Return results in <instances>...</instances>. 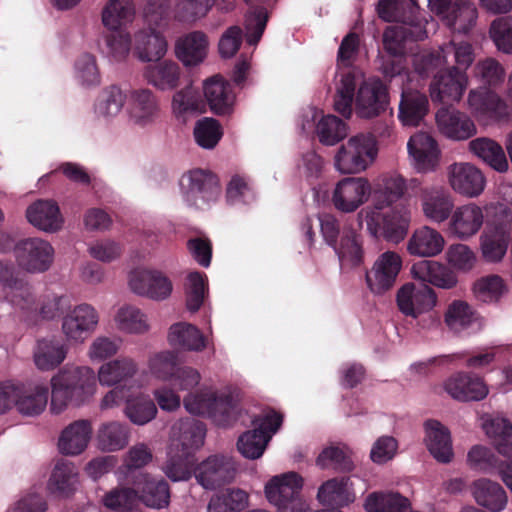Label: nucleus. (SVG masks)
I'll list each match as a JSON object with an SVG mask.
<instances>
[{
  "instance_id": "69168bd1",
  "label": "nucleus",
  "mask_w": 512,
  "mask_h": 512,
  "mask_svg": "<svg viewBox=\"0 0 512 512\" xmlns=\"http://www.w3.org/2000/svg\"><path fill=\"white\" fill-rule=\"evenodd\" d=\"M348 125L334 115L320 117L316 124V134L319 141L326 146H334L348 135Z\"/></svg>"
},
{
  "instance_id": "aec40b11",
  "label": "nucleus",
  "mask_w": 512,
  "mask_h": 512,
  "mask_svg": "<svg viewBox=\"0 0 512 512\" xmlns=\"http://www.w3.org/2000/svg\"><path fill=\"white\" fill-rule=\"evenodd\" d=\"M450 188L465 198H478L483 194L487 179L480 168L470 162H458L447 168Z\"/></svg>"
},
{
  "instance_id": "6ab92c4d",
  "label": "nucleus",
  "mask_w": 512,
  "mask_h": 512,
  "mask_svg": "<svg viewBox=\"0 0 512 512\" xmlns=\"http://www.w3.org/2000/svg\"><path fill=\"white\" fill-rule=\"evenodd\" d=\"M237 473L235 460L224 454L210 455L194 469V476L205 489H215L234 480Z\"/></svg>"
},
{
  "instance_id": "3c124183",
  "label": "nucleus",
  "mask_w": 512,
  "mask_h": 512,
  "mask_svg": "<svg viewBox=\"0 0 512 512\" xmlns=\"http://www.w3.org/2000/svg\"><path fill=\"white\" fill-rule=\"evenodd\" d=\"M68 347L58 338H44L37 341L33 352L35 366L41 371L58 367L67 357Z\"/></svg>"
},
{
  "instance_id": "a211bd4d",
  "label": "nucleus",
  "mask_w": 512,
  "mask_h": 512,
  "mask_svg": "<svg viewBox=\"0 0 512 512\" xmlns=\"http://www.w3.org/2000/svg\"><path fill=\"white\" fill-rule=\"evenodd\" d=\"M127 121L134 127L147 128L155 124L160 113L158 97L149 88L128 90Z\"/></svg>"
},
{
  "instance_id": "7c9ffc66",
  "label": "nucleus",
  "mask_w": 512,
  "mask_h": 512,
  "mask_svg": "<svg viewBox=\"0 0 512 512\" xmlns=\"http://www.w3.org/2000/svg\"><path fill=\"white\" fill-rule=\"evenodd\" d=\"M412 165L419 172L434 170L440 159V149L435 139L428 133L417 132L407 143Z\"/></svg>"
},
{
  "instance_id": "4c0bfd02",
  "label": "nucleus",
  "mask_w": 512,
  "mask_h": 512,
  "mask_svg": "<svg viewBox=\"0 0 512 512\" xmlns=\"http://www.w3.org/2000/svg\"><path fill=\"white\" fill-rule=\"evenodd\" d=\"M113 321L116 329L131 336L147 335L152 330L150 316L140 307L123 304L115 312Z\"/></svg>"
},
{
  "instance_id": "2f4dec72",
  "label": "nucleus",
  "mask_w": 512,
  "mask_h": 512,
  "mask_svg": "<svg viewBox=\"0 0 512 512\" xmlns=\"http://www.w3.org/2000/svg\"><path fill=\"white\" fill-rule=\"evenodd\" d=\"M320 228L325 241L335 248L341 261H347L352 265L361 262L362 251L355 236L343 238L340 247H336V239L339 234V226L336 218L331 214L319 216Z\"/></svg>"
},
{
  "instance_id": "dca6fc26",
  "label": "nucleus",
  "mask_w": 512,
  "mask_h": 512,
  "mask_svg": "<svg viewBox=\"0 0 512 512\" xmlns=\"http://www.w3.org/2000/svg\"><path fill=\"white\" fill-rule=\"evenodd\" d=\"M372 195V186L365 177H345L337 181L331 192L333 207L342 213H354Z\"/></svg>"
},
{
  "instance_id": "0eeeda50",
  "label": "nucleus",
  "mask_w": 512,
  "mask_h": 512,
  "mask_svg": "<svg viewBox=\"0 0 512 512\" xmlns=\"http://www.w3.org/2000/svg\"><path fill=\"white\" fill-rule=\"evenodd\" d=\"M365 207L358 213V220L365 225L373 237L382 236L391 243H400L407 235L411 223V210L408 206L397 205L391 210Z\"/></svg>"
},
{
  "instance_id": "a18cd8bd",
  "label": "nucleus",
  "mask_w": 512,
  "mask_h": 512,
  "mask_svg": "<svg viewBox=\"0 0 512 512\" xmlns=\"http://www.w3.org/2000/svg\"><path fill=\"white\" fill-rule=\"evenodd\" d=\"M511 239L510 231L505 226H493L486 229L479 239L482 259L490 264L502 262Z\"/></svg>"
},
{
  "instance_id": "052dcab7",
  "label": "nucleus",
  "mask_w": 512,
  "mask_h": 512,
  "mask_svg": "<svg viewBox=\"0 0 512 512\" xmlns=\"http://www.w3.org/2000/svg\"><path fill=\"white\" fill-rule=\"evenodd\" d=\"M171 112L181 122H186L189 117L201 112V100L197 90L192 86L177 90L172 95Z\"/></svg>"
},
{
  "instance_id": "f704fd0d",
  "label": "nucleus",
  "mask_w": 512,
  "mask_h": 512,
  "mask_svg": "<svg viewBox=\"0 0 512 512\" xmlns=\"http://www.w3.org/2000/svg\"><path fill=\"white\" fill-rule=\"evenodd\" d=\"M446 240L437 229L423 225L413 230L407 241V252L420 258H432L444 250Z\"/></svg>"
},
{
  "instance_id": "49530a36",
  "label": "nucleus",
  "mask_w": 512,
  "mask_h": 512,
  "mask_svg": "<svg viewBox=\"0 0 512 512\" xmlns=\"http://www.w3.org/2000/svg\"><path fill=\"white\" fill-rule=\"evenodd\" d=\"M182 70L177 62L168 59L148 65L143 71V78L158 91L176 89L181 81Z\"/></svg>"
},
{
  "instance_id": "39448f33",
  "label": "nucleus",
  "mask_w": 512,
  "mask_h": 512,
  "mask_svg": "<svg viewBox=\"0 0 512 512\" xmlns=\"http://www.w3.org/2000/svg\"><path fill=\"white\" fill-rule=\"evenodd\" d=\"M238 395L230 388L215 390L204 387L183 397L185 410L196 416L211 418L217 425H228L237 410Z\"/></svg>"
},
{
  "instance_id": "8fccbe9b",
  "label": "nucleus",
  "mask_w": 512,
  "mask_h": 512,
  "mask_svg": "<svg viewBox=\"0 0 512 512\" xmlns=\"http://www.w3.org/2000/svg\"><path fill=\"white\" fill-rule=\"evenodd\" d=\"M468 150L499 173L508 171L509 163L503 147L489 137H478L468 143Z\"/></svg>"
},
{
  "instance_id": "4d7b16f0",
  "label": "nucleus",
  "mask_w": 512,
  "mask_h": 512,
  "mask_svg": "<svg viewBox=\"0 0 512 512\" xmlns=\"http://www.w3.org/2000/svg\"><path fill=\"white\" fill-rule=\"evenodd\" d=\"M409 506L408 498L389 490L374 491L363 501L366 512H405Z\"/></svg>"
},
{
  "instance_id": "58836bf2",
  "label": "nucleus",
  "mask_w": 512,
  "mask_h": 512,
  "mask_svg": "<svg viewBox=\"0 0 512 512\" xmlns=\"http://www.w3.org/2000/svg\"><path fill=\"white\" fill-rule=\"evenodd\" d=\"M136 15L134 0H106L100 11V20L110 34H115L122 31L123 26L132 24Z\"/></svg>"
},
{
  "instance_id": "f8f14e48",
  "label": "nucleus",
  "mask_w": 512,
  "mask_h": 512,
  "mask_svg": "<svg viewBox=\"0 0 512 512\" xmlns=\"http://www.w3.org/2000/svg\"><path fill=\"white\" fill-rule=\"evenodd\" d=\"M127 285L133 294L156 302L169 299L173 293L172 280L155 268L132 269L128 274Z\"/></svg>"
},
{
  "instance_id": "864d4df0",
  "label": "nucleus",
  "mask_w": 512,
  "mask_h": 512,
  "mask_svg": "<svg viewBox=\"0 0 512 512\" xmlns=\"http://www.w3.org/2000/svg\"><path fill=\"white\" fill-rule=\"evenodd\" d=\"M134 486L138 492L139 501H143L147 506L163 508L168 505L170 492L164 480L152 479L141 473L136 477Z\"/></svg>"
},
{
  "instance_id": "4468645a",
  "label": "nucleus",
  "mask_w": 512,
  "mask_h": 512,
  "mask_svg": "<svg viewBox=\"0 0 512 512\" xmlns=\"http://www.w3.org/2000/svg\"><path fill=\"white\" fill-rule=\"evenodd\" d=\"M496 205L487 203L480 205L476 202H468L454 207L452 215L448 219V231L458 240H469L476 236L482 229L487 212L495 209Z\"/></svg>"
},
{
  "instance_id": "6e6d98bb",
  "label": "nucleus",
  "mask_w": 512,
  "mask_h": 512,
  "mask_svg": "<svg viewBox=\"0 0 512 512\" xmlns=\"http://www.w3.org/2000/svg\"><path fill=\"white\" fill-rule=\"evenodd\" d=\"M130 440L129 427L120 421L102 423L97 431V444L100 450L116 452L124 449Z\"/></svg>"
},
{
  "instance_id": "7ed1b4c3",
  "label": "nucleus",
  "mask_w": 512,
  "mask_h": 512,
  "mask_svg": "<svg viewBox=\"0 0 512 512\" xmlns=\"http://www.w3.org/2000/svg\"><path fill=\"white\" fill-rule=\"evenodd\" d=\"M377 11L384 21L398 22L388 27L383 36L384 47L391 56L404 54L410 40L427 37L428 21L419 16L420 11L414 0H379Z\"/></svg>"
},
{
  "instance_id": "c756f323",
  "label": "nucleus",
  "mask_w": 512,
  "mask_h": 512,
  "mask_svg": "<svg viewBox=\"0 0 512 512\" xmlns=\"http://www.w3.org/2000/svg\"><path fill=\"white\" fill-rule=\"evenodd\" d=\"M418 186L416 179L407 181L402 175L392 172L381 175L373 191L372 205L369 207L387 208L404 197L409 187Z\"/></svg>"
},
{
  "instance_id": "a878e982",
  "label": "nucleus",
  "mask_w": 512,
  "mask_h": 512,
  "mask_svg": "<svg viewBox=\"0 0 512 512\" xmlns=\"http://www.w3.org/2000/svg\"><path fill=\"white\" fill-rule=\"evenodd\" d=\"M179 188L183 199L196 206H199L200 201H209L218 193L214 177L202 169L185 172L179 180Z\"/></svg>"
},
{
  "instance_id": "393cba45",
  "label": "nucleus",
  "mask_w": 512,
  "mask_h": 512,
  "mask_svg": "<svg viewBox=\"0 0 512 512\" xmlns=\"http://www.w3.org/2000/svg\"><path fill=\"white\" fill-rule=\"evenodd\" d=\"M438 131L453 141H464L477 134V126L467 113L456 108L442 107L435 114Z\"/></svg>"
},
{
  "instance_id": "20e7f679",
  "label": "nucleus",
  "mask_w": 512,
  "mask_h": 512,
  "mask_svg": "<svg viewBox=\"0 0 512 512\" xmlns=\"http://www.w3.org/2000/svg\"><path fill=\"white\" fill-rule=\"evenodd\" d=\"M106 53L112 62L120 63L133 53L140 62H158L168 52L166 37L152 25L136 29L133 33L120 31L105 38Z\"/></svg>"
},
{
  "instance_id": "603ef678",
  "label": "nucleus",
  "mask_w": 512,
  "mask_h": 512,
  "mask_svg": "<svg viewBox=\"0 0 512 512\" xmlns=\"http://www.w3.org/2000/svg\"><path fill=\"white\" fill-rule=\"evenodd\" d=\"M128 100V90L111 85L101 91L94 105L96 117L104 122H111L122 112Z\"/></svg>"
},
{
  "instance_id": "9d476101",
  "label": "nucleus",
  "mask_w": 512,
  "mask_h": 512,
  "mask_svg": "<svg viewBox=\"0 0 512 512\" xmlns=\"http://www.w3.org/2000/svg\"><path fill=\"white\" fill-rule=\"evenodd\" d=\"M125 402L124 415L135 425H145L157 415V407L149 395L132 393L126 387L113 388L101 400L102 409H111Z\"/></svg>"
},
{
  "instance_id": "774afa93",
  "label": "nucleus",
  "mask_w": 512,
  "mask_h": 512,
  "mask_svg": "<svg viewBox=\"0 0 512 512\" xmlns=\"http://www.w3.org/2000/svg\"><path fill=\"white\" fill-rule=\"evenodd\" d=\"M139 503L138 492L135 487L119 486L111 489L103 497V504L115 512H135Z\"/></svg>"
},
{
  "instance_id": "c85d7f7f",
  "label": "nucleus",
  "mask_w": 512,
  "mask_h": 512,
  "mask_svg": "<svg viewBox=\"0 0 512 512\" xmlns=\"http://www.w3.org/2000/svg\"><path fill=\"white\" fill-rule=\"evenodd\" d=\"M205 426L195 419H181L171 429L168 450L193 455L204 443Z\"/></svg>"
},
{
  "instance_id": "412c9836",
  "label": "nucleus",
  "mask_w": 512,
  "mask_h": 512,
  "mask_svg": "<svg viewBox=\"0 0 512 512\" xmlns=\"http://www.w3.org/2000/svg\"><path fill=\"white\" fill-rule=\"evenodd\" d=\"M443 69L429 73H435L430 85V97L433 102L438 103L459 102L468 87V75L457 67Z\"/></svg>"
},
{
  "instance_id": "bb28decb",
  "label": "nucleus",
  "mask_w": 512,
  "mask_h": 512,
  "mask_svg": "<svg viewBox=\"0 0 512 512\" xmlns=\"http://www.w3.org/2000/svg\"><path fill=\"white\" fill-rule=\"evenodd\" d=\"M402 269V258L394 251L379 255L371 271L367 274V283L374 294H383L391 289Z\"/></svg>"
},
{
  "instance_id": "f03ea898",
  "label": "nucleus",
  "mask_w": 512,
  "mask_h": 512,
  "mask_svg": "<svg viewBox=\"0 0 512 512\" xmlns=\"http://www.w3.org/2000/svg\"><path fill=\"white\" fill-rule=\"evenodd\" d=\"M336 82V95L334 108L343 116L352 113L353 95H355V110L361 118H373L378 116L388 103L387 90L383 83L375 78L364 79L359 70H351L339 74Z\"/></svg>"
},
{
  "instance_id": "c9c22d12",
  "label": "nucleus",
  "mask_w": 512,
  "mask_h": 512,
  "mask_svg": "<svg viewBox=\"0 0 512 512\" xmlns=\"http://www.w3.org/2000/svg\"><path fill=\"white\" fill-rule=\"evenodd\" d=\"M28 222L40 231L56 233L64 225V217L53 200H38L26 210Z\"/></svg>"
},
{
  "instance_id": "4be33fe9",
  "label": "nucleus",
  "mask_w": 512,
  "mask_h": 512,
  "mask_svg": "<svg viewBox=\"0 0 512 512\" xmlns=\"http://www.w3.org/2000/svg\"><path fill=\"white\" fill-rule=\"evenodd\" d=\"M18 266L29 273H43L50 269L55 250L51 243L41 238H29L16 246Z\"/></svg>"
},
{
  "instance_id": "09e8293b",
  "label": "nucleus",
  "mask_w": 512,
  "mask_h": 512,
  "mask_svg": "<svg viewBox=\"0 0 512 512\" xmlns=\"http://www.w3.org/2000/svg\"><path fill=\"white\" fill-rule=\"evenodd\" d=\"M48 395L49 390L45 383H31L23 388L17 386V395L13 404L21 414L36 416L46 409Z\"/></svg>"
},
{
  "instance_id": "72a5a7b5",
  "label": "nucleus",
  "mask_w": 512,
  "mask_h": 512,
  "mask_svg": "<svg viewBox=\"0 0 512 512\" xmlns=\"http://www.w3.org/2000/svg\"><path fill=\"white\" fill-rule=\"evenodd\" d=\"M210 42L201 31H192L179 37L175 42V55L187 68L200 65L208 56Z\"/></svg>"
},
{
  "instance_id": "473e14b6",
  "label": "nucleus",
  "mask_w": 512,
  "mask_h": 512,
  "mask_svg": "<svg viewBox=\"0 0 512 512\" xmlns=\"http://www.w3.org/2000/svg\"><path fill=\"white\" fill-rule=\"evenodd\" d=\"M424 443L430 454L440 463H449L454 457L451 432L436 419H428L423 424Z\"/></svg>"
},
{
  "instance_id": "37998d69",
  "label": "nucleus",
  "mask_w": 512,
  "mask_h": 512,
  "mask_svg": "<svg viewBox=\"0 0 512 512\" xmlns=\"http://www.w3.org/2000/svg\"><path fill=\"white\" fill-rule=\"evenodd\" d=\"M355 499L353 476L331 478L323 482L317 492V500L323 505L348 506Z\"/></svg>"
},
{
  "instance_id": "e433bc0d",
  "label": "nucleus",
  "mask_w": 512,
  "mask_h": 512,
  "mask_svg": "<svg viewBox=\"0 0 512 512\" xmlns=\"http://www.w3.org/2000/svg\"><path fill=\"white\" fill-rule=\"evenodd\" d=\"M203 94L213 113L224 116L233 112L235 95L223 77L214 75L206 79L203 82Z\"/></svg>"
},
{
  "instance_id": "79ce46f5",
  "label": "nucleus",
  "mask_w": 512,
  "mask_h": 512,
  "mask_svg": "<svg viewBox=\"0 0 512 512\" xmlns=\"http://www.w3.org/2000/svg\"><path fill=\"white\" fill-rule=\"evenodd\" d=\"M470 491L474 501L490 512H501L507 507V492L498 482L479 478L473 481Z\"/></svg>"
},
{
  "instance_id": "1a4fd4ad",
  "label": "nucleus",
  "mask_w": 512,
  "mask_h": 512,
  "mask_svg": "<svg viewBox=\"0 0 512 512\" xmlns=\"http://www.w3.org/2000/svg\"><path fill=\"white\" fill-rule=\"evenodd\" d=\"M467 108L471 115L483 126L505 124L511 117L506 101L495 91L478 87L468 92Z\"/></svg>"
},
{
  "instance_id": "5fc2aeb1",
  "label": "nucleus",
  "mask_w": 512,
  "mask_h": 512,
  "mask_svg": "<svg viewBox=\"0 0 512 512\" xmlns=\"http://www.w3.org/2000/svg\"><path fill=\"white\" fill-rule=\"evenodd\" d=\"M477 15V9L472 2L453 0V3L440 18L454 32L466 33L475 24Z\"/></svg>"
},
{
  "instance_id": "cd10ccee",
  "label": "nucleus",
  "mask_w": 512,
  "mask_h": 512,
  "mask_svg": "<svg viewBox=\"0 0 512 512\" xmlns=\"http://www.w3.org/2000/svg\"><path fill=\"white\" fill-rule=\"evenodd\" d=\"M478 422L497 452L512 460V422L500 413H481Z\"/></svg>"
},
{
  "instance_id": "6e6552de",
  "label": "nucleus",
  "mask_w": 512,
  "mask_h": 512,
  "mask_svg": "<svg viewBox=\"0 0 512 512\" xmlns=\"http://www.w3.org/2000/svg\"><path fill=\"white\" fill-rule=\"evenodd\" d=\"M303 484V478L294 471L278 474L265 483L264 495L278 512H310L300 496Z\"/></svg>"
},
{
  "instance_id": "423d86ee",
  "label": "nucleus",
  "mask_w": 512,
  "mask_h": 512,
  "mask_svg": "<svg viewBox=\"0 0 512 512\" xmlns=\"http://www.w3.org/2000/svg\"><path fill=\"white\" fill-rule=\"evenodd\" d=\"M378 155L373 134L360 132L350 136L335 150L334 169L341 175H357L372 166Z\"/></svg>"
},
{
  "instance_id": "9b49d317",
  "label": "nucleus",
  "mask_w": 512,
  "mask_h": 512,
  "mask_svg": "<svg viewBox=\"0 0 512 512\" xmlns=\"http://www.w3.org/2000/svg\"><path fill=\"white\" fill-rule=\"evenodd\" d=\"M453 53L456 67L464 71L473 63L475 55L473 47L466 41L456 43L454 40L449 44L440 47L435 52H422L413 58L415 72L426 77L430 72L436 69L445 68L447 65V55Z\"/></svg>"
},
{
  "instance_id": "f3484780",
  "label": "nucleus",
  "mask_w": 512,
  "mask_h": 512,
  "mask_svg": "<svg viewBox=\"0 0 512 512\" xmlns=\"http://www.w3.org/2000/svg\"><path fill=\"white\" fill-rule=\"evenodd\" d=\"M441 388L451 399L461 403L480 402L490 392L483 377L468 371L451 374L442 382Z\"/></svg>"
},
{
  "instance_id": "a19ab883",
  "label": "nucleus",
  "mask_w": 512,
  "mask_h": 512,
  "mask_svg": "<svg viewBox=\"0 0 512 512\" xmlns=\"http://www.w3.org/2000/svg\"><path fill=\"white\" fill-rule=\"evenodd\" d=\"M167 341L172 347L188 352H202L209 346L202 331L185 321L176 322L169 327Z\"/></svg>"
},
{
  "instance_id": "de8ad7c7",
  "label": "nucleus",
  "mask_w": 512,
  "mask_h": 512,
  "mask_svg": "<svg viewBox=\"0 0 512 512\" xmlns=\"http://www.w3.org/2000/svg\"><path fill=\"white\" fill-rule=\"evenodd\" d=\"M429 111V102L425 94L414 89H403L399 102L398 119L403 126L420 125Z\"/></svg>"
},
{
  "instance_id": "e2e57ef3",
  "label": "nucleus",
  "mask_w": 512,
  "mask_h": 512,
  "mask_svg": "<svg viewBox=\"0 0 512 512\" xmlns=\"http://www.w3.org/2000/svg\"><path fill=\"white\" fill-rule=\"evenodd\" d=\"M78 472L73 463L59 461L55 464L48 481V489L52 493L66 495L76 488Z\"/></svg>"
},
{
  "instance_id": "680f3d73",
  "label": "nucleus",
  "mask_w": 512,
  "mask_h": 512,
  "mask_svg": "<svg viewBox=\"0 0 512 512\" xmlns=\"http://www.w3.org/2000/svg\"><path fill=\"white\" fill-rule=\"evenodd\" d=\"M208 279L206 274L189 272L184 282L185 304L190 313L197 312L208 296Z\"/></svg>"
},
{
  "instance_id": "338daca9",
  "label": "nucleus",
  "mask_w": 512,
  "mask_h": 512,
  "mask_svg": "<svg viewBox=\"0 0 512 512\" xmlns=\"http://www.w3.org/2000/svg\"><path fill=\"white\" fill-rule=\"evenodd\" d=\"M177 366V354L171 350L152 353L147 360V372L154 379L168 382Z\"/></svg>"
},
{
  "instance_id": "ea45409f",
  "label": "nucleus",
  "mask_w": 512,
  "mask_h": 512,
  "mask_svg": "<svg viewBox=\"0 0 512 512\" xmlns=\"http://www.w3.org/2000/svg\"><path fill=\"white\" fill-rule=\"evenodd\" d=\"M92 437V424L88 420H77L66 426L58 439V449L61 454L77 456L88 447Z\"/></svg>"
},
{
  "instance_id": "c03bdc74",
  "label": "nucleus",
  "mask_w": 512,
  "mask_h": 512,
  "mask_svg": "<svg viewBox=\"0 0 512 512\" xmlns=\"http://www.w3.org/2000/svg\"><path fill=\"white\" fill-rule=\"evenodd\" d=\"M444 324L454 334H461L481 325V318L473 306L462 299L452 300L444 312Z\"/></svg>"
},
{
  "instance_id": "0e129e2a",
  "label": "nucleus",
  "mask_w": 512,
  "mask_h": 512,
  "mask_svg": "<svg viewBox=\"0 0 512 512\" xmlns=\"http://www.w3.org/2000/svg\"><path fill=\"white\" fill-rule=\"evenodd\" d=\"M247 492L239 488L227 489L214 495L207 506V512H239L248 506Z\"/></svg>"
},
{
  "instance_id": "5701e85b",
  "label": "nucleus",
  "mask_w": 512,
  "mask_h": 512,
  "mask_svg": "<svg viewBox=\"0 0 512 512\" xmlns=\"http://www.w3.org/2000/svg\"><path fill=\"white\" fill-rule=\"evenodd\" d=\"M396 300L402 314L416 319L433 310L438 298L436 292L429 286L406 283L398 290Z\"/></svg>"
},
{
  "instance_id": "13d9d810",
  "label": "nucleus",
  "mask_w": 512,
  "mask_h": 512,
  "mask_svg": "<svg viewBox=\"0 0 512 512\" xmlns=\"http://www.w3.org/2000/svg\"><path fill=\"white\" fill-rule=\"evenodd\" d=\"M508 293L505 280L496 274L478 278L472 285V294L480 302L496 304Z\"/></svg>"
},
{
  "instance_id": "b1692460",
  "label": "nucleus",
  "mask_w": 512,
  "mask_h": 512,
  "mask_svg": "<svg viewBox=\"0 0 512 512\" xmlns=\"http://www.w3.org/2000/svg\"><path fill=\"white\" fill-rule=\"evenodd\" d=\"M419 202L425 219L434 224L448 221L455 207L452 195L441 185L423 187L420 191Z\"/></svg>"
},
{
  "instance_id": "2eb2a0df",
  "label": "nucleus",
  "mask_w": 512,
  "mask_h": 512,
  "mask_svg": "<svg viewBox=\"0 0 512 512\" xmlns=\"http://www.w3.org/2000/svg\"><path fill=\"white\" fill-rule=\"evenodd\" d=\"M100 324V313L89 303L69 309L61 321V332L68 342L82 344L94 334Z\"/></svg>"
},
{
  "instance_id": "ddd939ff",
  "label": "nucleus",
  "mask_w": 512,
  "mask_h": 512,
  "mask_svg": "<svg viewBox=\"0 0 512 512\" xmlns=\"http://www.w3.org/2000/svg\"><path fill=\"white\" fill-rule=\"evenodd\" d=\"M282 423V417L274 412H265L254 421V429L243 433L238 441V451L247 459L260 458L270 439L277 432Z\"/></svg>"
},
{
  "instance_id": "f257e3e1",
  "label": "nucleus",
  "mask_w": 512,
  "mask_h": 512,
  "mask_svg": "<svg viewBox=\"0 0 512 512\" xmlns=\"http://www.w3.org/2000/svg\"><path fill=\"white\" fill-rule=\"evenodd\" d=\"M138 364L130 356H120L106 361L97 374L89 366L65 365L50 380L53 414H60L70 406L88 402L97 392V382L104 387L131 390V379L138 373Z\"/></svg>"
},
{
  "instance_id": "bf43d9fd",
  "label": "nucleus",
  "mask_w": 512,
  "mask_h": 512,
  "mask_svg": "<svg viewBox=\"0 0 512 512\" xmlns=\"http://www.w3.org/2000/svg\"><path fill=\"white\" fill-rule=\"evenodd\" d=\"M316 465L341 472H350L354 468L350 449L341 443L326 446L316 458Z\"/></svg>"
}]
</instances>
